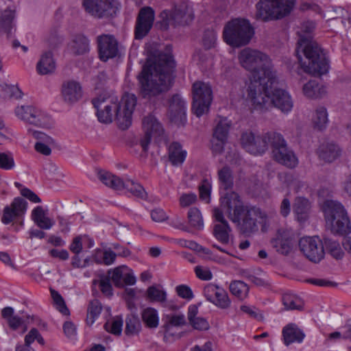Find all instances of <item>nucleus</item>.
I'll list each match as a JSON object with an SVG mask.
<instances>
[{"mask_svg": "<svg viewBox=\"0 0 351 351\" xmlns=\"http://www.w3.org/2000/svg\"><path fill=\"white\" fill-rule=\"evenodd\" d=\"M135 95L126 93L120 101L117 97L99 95L93 99L97 110V116L101 123H110L115 116L119 126L122 130L128 129L132 124V117L136 106Z\"/></svg>", "mask_w": 351, "mask_h": 351, "instance_id": "nucleus-1", "label": "nucleus"}, {"mask_svg": "<svg viewBox=\"0 0 351 351\" xmlns=\"http://www.w3.org/2000/svg\"><path fill=\"white\" fill-rule=\"evenodd\" d=\"M315 27L312 21L304 22L299 27L297 31L299 36L298 51H302L308 60V65L301 62L304 71L313 75H322L328 72L329 66L318 44L313 40L312 33Z\"/></svg>", "mask_w": 351, "mask_h": 351, "instance_id": "nucleus-2", "label": "nucleus"}, {"mask_svg": "<svg viewBox=\"0 0 351 351\" xmlns=\"http://www.w3.org/2000/svg\"><path fill=\"white\" fill-rule=\"evenodd\" d=\"M175 62L169 45H155V95L167 91L173 82Z\"/></svg>", "mask_w": 351, "mask_h": 351, "instance_id": "nucleus-3", "label": "nucleus"}, {"mask_svg": "<svg viewBox=\"0 0 351 351\" xmlns=\"http://www.w3.org/2000/svg\"><path fill=\"white\" fill-rule=\"evenodd\" d=\"M274 75L257 77L254 75L246 83V101L252 111L265 112L270 109L269 95Z\"/></svg>", "mask_w": 351, "mask_h": 351, "instance_id": "nucleus-4", "label": "nucleus"}, {"mask_svg": "<svg viewBox=\"0 0 351 351\" xmlns=\"http://www.w3.org/2000/svg\"><path fill=\"white\" fill-rule=\"evenodd\" d=\"M239 63L242 68L250 73L249 78L254 75L257 77L274 75L271 68V62L268 56L263 52L246 47L238 54Z\"/></svg>", "mask_w": 351, "mask_h": 351, "instance_id": "nucleus-5", "label": "nucleus"}, {"mask_svg": "<svg viewBox=\"0 0 351 351\" xmlns=\"http://www.w3.org/2000/svg\"><path fill=\"white\" fill-rule=\"evenodd\" d=\"M322 210L326 223L334 233L347 234L351 232L350 221L341 203L334 200L324 202Z\"/></svg>", "mask_w": 351, "mask_h": 351, "instance_id": "nucleus-6", "label": "nucleus"}, {"mask_svg": "<svg viewBox=\"0 0 351 351\" xmlns=\"http://www.w3.org/2000/svg\"><path fill=\"white\" fill-rule=\"evenodd\" d=\"M254 34V30L248 21L235 19L224 27L223 37L229 45L239 47L247 45Z\"/></svg>", "mask_w": 351, "mask_h": 351, "instance_id": "nucleus-7", "label": "nucleus"}, {"mask_svg": "<svg viewBox=\"0 0 351 351\" xmlns=\"http://www.w3.org/2000/svg\"><path fill=\"white\" fill-rule=\"evenodd\" d=\"M159 19L157 25L165 30L170 25H188L193 20L194 13L189 1L180 0L174 4L171 14L165 10L160 13Z\"/></svg>", "mask_w": 351, "mask_h": 351, "instance_id": "nucleus-8", "label": "nucleus"}, {"mask_svg": "<svg viewBox=\"0 0 351 351\" xmlns=\"http://www.w3.org/2000/svg\"><path fill=\"white\" fill-rule=\"evenodd\" d=\"M145 53L147 57L137 80L140 95L150 99L154 97V47L151 43L146 44Z\"/></svg>", "mask_w": 351, "mask_h": 351, "instance_id": "nucleus-9", "label": "nucleus"}, {"mask_svg": "<svg viewBox=\"0 0 351 351\" xmlns=\"http://www.w3.org/2000/svg\"><path fill=\"white\" fill-rule=\"evenodd\" d=\"M294 0H263L256 5V18L269 21L282 17L290 13Z\"/></svg>", "mask_w": 351, "mask_h": 351, "instance_id": "nucleus-10", "label": "nucleus"}, {"mask_svg": "<svg viewBox=\"0 0 351 351\" xmlns=\"http://www.w3.org/2000/svg\"><path fill=\"white\" fill-rule=\"evenodd\" d=\"M267 216L260 208L255 206H245L239 214L238 223L240 230L245 234H251L258 230V224L265 226Z\"/></svg>", "mask_w": 351, "mask_h": 351, "instance_id": "nucleus-11", "label": "nucleus"}, {"mask_svg": "<svg viewBox=\"0 0 351 351\" xmlns=\"http://www.w3.org/2000/svg\"><path fill=\"white\" fill-rule=\"evenodd\" d=\"M193 113L198 117L207 113L213 101L211 86L206 82L197 81L192 86Z\"/></svg>", "mask_w": 351, "mask_h": 351, "instance_id": "nucleus-12", "label": "nucleus"}, {"mask_svg": "<svg viewBox=\"0 0 351 351\" xmlns=\"http://www.w3.org/2000/svg\"><path fill=\"white\" fill-rule=\"evenodd\" d=\"M269 138L273 140L270 147L275 160L287 167H295L298 164V158L293 151L287 147L282 135L278 132L271 133L269 134Z\"/></svg>", "mask_w": 351, "mask_h": 351, "instance_id": "nucleus-13", "label": "nucleus"}, {"mask_svg": "<svg viewBox=\"0 0 351 351\" xmlns=\"http://www.w3.org/2000/svg\"><path fill=\"white\" fill-rule=\"evenodd\" d=\"M276 132H269L263 136H256L252 132L243 133L241 143L243 147L252 154H261L265 153L271 146L273 140L269 139V134Z\"/></svg>", "mask_w": 351, "mask_h": 351, "instance_id": "nucleus-14", "label": "nucleus"}, {"mask_svg": "<svg viewBox=\"0 0 351 351\" xmlns=\"http://www.w3.org/2000/svg\"><path fill=\"white\" fill-rule=\"evenodd\" d=\"M85 11L91 16L101 19L116 14L119 10L115 0H82Z\"/></svg>", "mask_w": 351, "mask_h": 351, "instance_id": "nucleus-15", "label": "nucleus"}, {"mask_svg": "<svg viewBox=\"0 0 351 351\" xmlns=\"http://www.w3.org/2000/svg\"><path fill=\"white\" fill-rule=\"evenodd\" d=\"M299 247L310 261L320 262L324 257V243L318 237H304L299 241Z\"/></svg>", "mask_w": 351, "mask_h": 351, "instance_id": "nucleus-16", "label": "nucleus"}, {"mask_svg": "<svg viewBox=\"0 0 351 351\" xmlns=\"http://www.w3.org/2000/svg\"><path fill=\"white\" fill-rule=\"evenodd\" d=\"M272 88L270 90V108L275 107L284 114H289L293 108V101L289 92L277 86V80L274 73Z\"/></svg>", "mask_w": 351, "mask_h": 351, "instance_id": "nucleus-17", "label": "nucleus"}, {"mask_svg": "<svg viewBox=\"0 0 351 351\" xmlns=\"http://www.w3.org/2000/svg\"><path fill=\"white\" fill-rule=\"evenodd\" d=\"M18 118L37 127H47L49 117L43 110L32 106H21L15 109Z\"/></svg>", "mask_w": 351, "mask_h": 351, "instance_id": "nucleus-18", "label": "nucleus"}, {"mask_svg": "<svg viewBox=\"0 0 351 351\" xmlns=\"http://www.w3.org/2000/svg\"><path fill=\"white\" fill-rule=\"evenodd\" d=\"M221 208H219L223 215L226 213L228 218L236 222L239 219V214L245 206L240 199L239 195L235 192H226L221 196Z\"/></svg>", "mask_w": 351, "mask_h": 351, "instance_id": "nucleus-19", "label": "nucleus"}, {"mask_svg": "<svg viewBox=\"0 0 351 351\" xmlns=\"http://www.w3.org/2000/svg\"><path fill=\"white\" fill-rule=\"evenodd\" d=\"M186 103L178 94L173 95L169 101L167 117L177 126H184L186 123Z\"/></svg>", "mask_w": 351, "mask_h": 351, "instance_id": "nucleus-20", "label": "nucleus"}, {"mask_svg": "<svg viewBox=\"0 0 351 351\" xmlns=\"http://www.w3.org/2000/svg\"><path fill=\"white\" fill-rule=\"evenodd\" d=\"M154 24V10L151 7H144L138 12L134 28V38L141 40L151 30Z\"/></svg>", "mask_w": 351, "mask_h": 351, "instance_id": "nucleus-21", "label": "nucleus"}, {"mask_svg": "<svg viewBox=\"0 0 351 351\" xmlns=\"http://www.w3.org/2000/svg\"><path fill=\"white\" fill-rule=\"evenodd\" d=\"M97 40L101 60L106 62L117 56L119 53L118 42L113 36L103 34L99 36Z\"/></svg>", "mask_w": 351, "mask_h": 351, "instance_id": "nucleus-22", "label": "nucleus"}, {"mask_svg": "<svg viewBox=\"0 0 351 351\" xmlns=\"http://www.w3.org/2000/svg\"><path fill=\"white\" fill-rule=\"evenodd\" d=\"M203 293L208 301L220 308H226L230 306L228 293L222 287L210 283L204 287Z\"/></svg>", "mask_w": 351, "mask_h": 351, "instance_id": "nucleus-23", "label": "nucleus"}, {"mask_svg": "<svg viewBox=\"0 0 351 351\" xmlns=\"http://www.w3.org/2000/svg\"><path fill=\"white\" fill-rule=\"evenodd\" d=\"M213 216L216 221L213 227L214 237L222 244H228L230 240L231 228L228 221L218 208L213 210Z\"/></svg>", "mask_w": 351, "mask_h": 351, "instance_id": "nucleus-24", "label": "nucleus"}, {"mask_svg": "<svg viewBox=\"0 0 351 351\" xmlns=\"http://www.w3.org/2000/svg\"><path fill=\"white\" fill-rule=\"evenodd\" d=\"M27 202L22 197H16L10 206H7L3 209L1 221L4 224L10 223L15 218L20 217L26 211Z\"/></svg>", "mask_w": 351, "mask_h": 351, "instance_id": "nucleus-25", "label": "nucleus"}, {"mask_svg": "<svg viewBox=\"0 0 351 351\" xmlns=\"http://www.w3.org/2000/svg\"><path fill=\"white\" fill-rule=\"evenodd\" d=\"M271 243L276 251L282 255H288L293 247L291 234L286 230H279L276 237L271 239Z\"/></svg>", "mask_w": 351, "mask_h": 351, "instance_id": "nucleus-26", "label": "nucleus"}, {"mask_svg": "<svg viewBox=\"0 0 351 351\" xmlns=\"http://www.w3.org/2000/svg\"><path fill=\"white\" fill-rule=\"evenodd\" d=\"M142 128L144 132L143 138L140 141V145L143 149V153L140 157L142 160H145L147 156L149 145L152 142L153 130H154V115L149 113L145 117L142 121Z\"/></svg>", "mask_w": 351, "mask_h": 351, "instance_id": "nucleus-27", "label": "nucleus"}, {"mask_svg": "<svg viewBox=\"0 0 351 351\" xmlns=\"http://www.w3.org/2000/svg\"><path fill=\"white\" fill-rule=\"evenodd\" d=\"M82 95V86L79 82L69 80L64 82L62 86V96L68 104L77 101Z\"/></svg>", "mask_w": 351, "mask_h": 351, "instance_id": "nucleus-28", "label": "nucleus"}, {"mask_svg": "<svg viewBox=\"0 0 351 351\" xmlns=\"http://www.w3.org/2000/svg\"><path fill=\"white\" fill-rule=\"evenodd\" d=\"M283 341L285 345L302 342L305 335L295 324H290L282 329Z\"/></svg>", "mask_w": 351, "mask_h": 351, "instance_id": "nucleus-29", "label": "nucleus"}, {"mask_svg": "<svg viewBox=\"0 0 351 351\" xmlns=\"http://www.w3.org/2000/svg\"><path fill=\"white\" fill-rule=\"evenodd\" d=\"M168 155L171 164L174 166H178L184 162L187 152L182 149L180 143L173 142L168 147Z\"/></svg>", "mask_w": 351, "mask_h": 351, "instance_id": "nucleus-30", "label": "nucleus"}, {"mask_svg": "<svg viewBox=\"0 0 351 351\" xmlns=\"http://www.w3.org/2000/svg\"><path fill=\"white\" fill-rule=\"evenodd\" d=\"M28 132L31 133L35 138L40 141L35 144V149L43 155L49 156L51 154V150L45 143H53V138L42 132L28 130Z\"/></svg>", "mask_w": 351, "mask_h": 351, "instance_id": "nucleus-31", "label": "nucleus"}, {"mask_svg": "<svg viewBox=\"0 0 351 351\" xmlns=\"http://www.w3.org/2000/svg\"><path fill=\"white\" fill-rule=\"evenodd\" d=\"M302 93L309 99H317L324 96L326 93V88L319 84L316 80H310L302 87Z\"/></svg>", "mask_w": 351, "mask_h": 351, "instance_id": "nucleus-32", "label": "nucleus"}, {"mask_svg": "<svg viewBox=\"0 0 351 351\" xmlns=\"http://www.w3.org/2000/svg\"><path fill=\"white\" fill-rule=\"evenodd\" d=\"M32 218L34 223L41 229L49 230L54 224L53 219L48 217L42 206H36L32 213Z\"/></svg>", "mask_w": 351, "mask_h": 351, "instance_id": "nucleus-33", "label": "nucleus"}, {"mask_svg": "<svg viewBox=\"0 0 351 351\" xmlns=\"http://www.w3.org/2000/svg\"><path fill=\"white\" fill-rule=\"evenodd\" d=\"M310 207V202L306 198L302 197L295 198L293 204V213L298 221L302 223L307 219Z\"/></svg>", "mask_w": 351, "mask_h": 351, "instance_id": "nucleus-34", "label": "nucleus"}, {"mask_svg": "<svg viewBox=\"0 0 351 351\" xmlns=\"http://www.w3.org/2000/svg\"><path fill=\"white\" fill-rule=\"evenodd\" d=\"M98 178L108 187L117 191L123 190V180L108 171H99Z\"/></svg>", "mask_w": 351, "mask_h": 351, "instance_id": "nucleus-35", "label": "nucleus"}, {"mask_svg": "<svg viewBox=\"0 0 351 351\" xmlns=\"http://www.w3.org/2000/svg\"><path fill=\"white\" fill-rule=\"evenodd\" d=\"M14 310L12 307L7 306L1 310V316L7 321L9 327L16 330L19 327L25 324V319L23 317H19L14 315Z\"/></svg>", "mask_w": 351, "mask_h": 351, "instance_id": "nucleus-36", "label": "nucleus"}, {"mask_svg": "<svg viewBox=\"0 0 351 351\" xmlns=\"http://www.w3.org/2000/svg\"><path fill=\"white\" fill-rule=\"evenodd\" d=\"M37 71L40 75H47L56 69V63L51 52H45L37 63Z\"/></svg>", "mask_w": 351, "mask_h": 351, "instance_id": "nucleus-37", "label": "nucleus"}, {"mask_svg": "<svg viewBox=\"0 0 351 351\" xmlns=\"http://www.w3.org/2000/svg\"><path fill=\"white\" fill-rule=\"evenodd\" d=\"M97 285L99 286L100 291L106 296L110 297L113 295V289L109 276L100 274L98 275L97 279H93L92 282L93 292L97 291L96 289Z\"/></svg>", "mask_w": 351, "mask_h": 351, "instance_id": "nucleus-38", "label": "nucleus"}, {"mask_svg": "<svg viewBox=\"0 0 351 351\" xmlns=\"http://www.w3.org/2000/svg\"><path fill=\"white\" fill-rule=\"evenodd\" d=\"M341 150L338 145L333 143H328L320 147L319 156L326 162H332L340 155Z\"/></svg>", "mask_w": 351, "mask_h": 351, "instance_id": "nucleus-39", "label": "nucleus"}, {"mask_svg": "<svg viewBox=\"0 0 351 351\" xmlns=\"http://www.w3.org/2000/svg\"><path fill=\"white\" fill-rule=\"evenodd\" d=\"M15 17L14 9L8 8L0 13V32L11 33L13 27V21Z\"/></svg>", "mask_w": 351, "mask_h": 351, "instance_id": "nucleus-40", "label": "nucleus"}, {"mask_svg": "<svg viewBox=\"0 0 351 351\" xmlns=\"http://www.w3.org/2000/svg\"><path fill=\"white\" fill-rule=\"evenodd\" d=\"M217 177L219 186L224 190H228L233 186L234 177L232 170L225 166L217 171Z\"/></svg>", "mask_w": 351, "mask_h": 351, "instance_id": "nucleus-41", "label": "nucleus"}, {"mask_svg": "<svg viewBox=\"0 0 351 351\" xmlns=\"http://www.w3.org/2000/svg\"><path fill=\"white\" fill-rule=\"evenodd\" d=\"M230 125L231 122L227 118L219 117L213 136L227 140Z\"/></svg>", "mask_w": 351, "mask_h": 351, "instance_id": "nucleus-42", "label": "nucleus"}, {"mask_svg": "<svg viewBox=\"0 0 351 351\" xmlns=\"http://www.w3.org/2000/svg\"><path fill=\"white\" fill-rule=\"evenodd\" d=\"M71 49L75 54H84L89 51V40L84 36L77 35L72 41Z\"/></svg>", "mask_w": 351, "mask_h": 351, "instance_id": "nucleus-43", "label": "nucleus"}, {"mask_svg": "<svg viewBox=\"0 0 351 351\" xmlns=\"http://www.w3.org/2000/svg\"><path fill=\"white\" fill-rule=\"evenodd\" d=\"M155 302L159 303L162 307L174 310L176 305L167 298V292L160 285H155Z\"/></svg>", "mask_w": 351, "mask_h": 351, "instance_id": "nucleus-44", "label": "nucleus"}, {"mask_svg": "<svg viewBox=\"0 0 351 351\" xmlns=\"http://www.w3.org/2000/svg\"><path fill=\"white\" fill-rule=\"evenodd\" d=\"M127 189L133 195L141 199H145L147 197V193L143 187L133 180L127 179L124 180L123 189Z\"/></svg>", "mask_w": 351, "mask_h": 351, "instance_id": "nucleus-45", "label": "nucleus"}, {"mask_svg": "<svg viewBox=\"0 0 351 351\" xmlns=\"http://www.w3.org/2000/svg\"><path fill=\"white\" fill-rule=\"evenodd\" d=\"M282 303L287 310H300L303 307V302L297 295L285 293L282 296Z\"/></svg>", "mask_w": 351, "mask_h": 351, "instance_id": "nucleus-46", "label": "nucleus"}, {"mask_svg": "<svg viewBox=\"0 0 351 351\" xmlns=\"http://www.w3.org/2000/svg\"><path fill=\"white\" fill-rule=\"evenodd\" d=\"M230 290L234 295L240 300H243L248 295L249 287L243 281L235 280L230 285Z\"/></svg>", "mask_w": 351, "mask_h": 351, "instance_id": "nucleus-47", "label": "nucleus"}, {"mask_svg": "<svg viewBox=\"0 0 351 351\" xmlns=\"http://www.w3.org/2000/svg\"><path fill=\"white\" fill-rule=\"evenodd\" d=\"M141 324L138 317L134 315L127 316L125 319V332L128 336L138 334L141 330Z\"/></svg>", "mask_w": 351, "mask_h": 351, "instance_id": "nucleus-48", "label": "nucleus"}, {"mask_svg": "<svg viewBox=\"0 0 351 351\" xmlns=\"http://www.w3.org/2000/svg\"><path fill=\"white\" fill-rule=\"evenodd\" d=\"M313 123L314 126L319 130H323L326 128L328 123L327 110L324 107L317 108L313 116Z\"/></svg>", "mask_w": 351, "mask_h": 351, "instance_id": "nucleus-49", "label": "nucleus"}, {"mask_svg": "<svg viewBox=\"0 0 351 351\" xmlns=\"http://www.w3.org/2000/svg\"><path fill=\"white\" fill-rule=\"evenodd\" d=\"M189 223L191 227L196 230H202L204 227V221L202 214L197 208H191L188 213Z\"/></svg>", "mask_w": 351, "mask_h": 351, "instance_id": "nucleus-50", "label": "nucleus"}, {"mask_svg": "<svg viewBox=\"0 0 351 351\" xmlns=\"http://www.w3.org/2000/svg\"><path fill=\"white\" fill-rule=\"evenodd\" d=\"M101 304L97 300L91 301L88 308L86 322L88 325H92L95 319L100 315L101 312Z\"/></svg>", "mask_w": 351, "mask_h": 351, "instance_id": "nucleus-51", "label": "nucleus"}, {"mask_svg": "<svg viewBox=\"0 0 351 351\" xmlns=\"http://www.w3.org/2000/svg\"><path fill=\"white\" fill-rule=\"evenodd\" d=\"M324 246L334 258L339 259L343 257V252L338 242L330 239H326L324 240Z\"/></svg>", "mask_w": 351, "mask_h": 351, "instance_id": "nucleus-52", "label": "nucleus"}, {"mask_svg": "<svg viewBox=\"0 0 351 351\" xmlns=\"http://www.w3.org/2000/svg\"><path fill=\"white\" fill-rule=\"evenodd\" d=\"M185 316L182 313H175L167 316V329L169 331L173 327H181L186 324Z\"/></svg>", "mask_w": 351, "mask_h": 351, "instance_id": "nucleus-53", "label": "nucleus"}, {"mask_svg": "<svg viewBox=\"0 0 351 351\" xmlns=\"http://www.w3.org/2000/svg\"><path fill=\"white\" fill-rule=\"evenodd\" d=\"M123 319L120 317H116L112 320L108 321L104 324L106 330L115 335H121Z\"/></svg>", "mask_w": 351, "mask_h": 351, "instance_id": "nucleus-54", "label": "nucleus"}, {"mask_svg": "<svg viewBox=\"0 0 351 351\" xmlns=\"http://www.w3.org/2000/svg\"><path fill=\"white\" fill-rule=\"evenodd\" d=\"M123 269H126V267L125 266H120L114 268V269H110L108 271L107 276H110V280H112L114 285L117 287H121L123 286Z\"/></svg>", "mask_w": 351, "mask_h": 351, "instance_id": "nucleus-55", "label": "nucleus"}, {"mask_svg": "<svg viewBox=\"0 0 351 351\" xmlns=\"http://www.w3.org/2000/svg\"><path fill=\"white\" fill-rule=\"evenodd\" d=\"M51 297L53 300L55 304L56 305L57 309L63 315H69V310L66 307L63 298L56 291L51 289Z\"/></svg>", "mask_w": 351, "mask_h": 351, "instance_id": "nucleus-56", "label": "nucleus"}, {"mask_svg": "<svg viewBox=\"0 0 351 351\" xmlns=\"http://www.w3.org/2000/svg\"><path fill=\"white\" fill-rule=\"evenodd\" d=\"M51 297L53 300L55 304L56 305L57 309L63 315H69V310L66 307L63 298L56 291L51 289Z\"/></svg>", "mask_w": 351, "mask_h": 351, "instance_id": "nucleus-57", "label": "nucleus"}, {"mask_svg": "<svg viewBox=\"0 0 351 351\" xmlns=\"http://www.w3.org/2000/svg\"><path fill=\"white\" fill-rule=\"evenodd\" d=\"M15 164L11 153H0V168L9 170L14 168Z\"/></svg>", "mask_w": 351, "mask_h": 351, "instance_id": "nucleus-58", "label": "nucleus"}, {"mask_svg": "<svg viewBox=\"0 0 351 351\" xmlns=\"http://www.w3.org/2000/svg\"><path fill=\"white\" fill-rule=\"evenodd\" d=\"M196 252H199L203 258L211 260L219 263H224V259L214 254L209 249L203 247L199 245V248L196 250Z\"/></svg>", "mask_w": 351, "mask_h": 351, "instance_id": "nucleus-59", "label": "nucleus"}, {"mask_svg": "<svg viewBox=\"0 0 351 351\" xmlns=\"http://www.w3.org/2000/svg\"><path fill=\"white\" fill-rule=\"evenodd\" d=\"M217 40L216 33L213 30H207L203 36V45L206 49H210L215 47Z\"/></svg>", "mask_w": 351, "mask_h": 351, "instance_id": "nucleus-60", "label": "nucleus"}, {"mask_svg": "<svg viewBox=\"0 0 351 351\" xmlns=\"http://www.w3.org/2000/svg\"><path fill=\"white\" fill-rule=\"evenodd\" d=\"M3 90L6 95L10 98L19 99L23 96V93L21 89L15 85L5 84L3 87Z\"/></svg>", "mask_w": 351, "mask_h": 351, "instance_id": "nucleus-61", "label": "nucleus"}, {"mask_svg": "<svg viewBox=\"0 0 351 351\" xmlns=\"http://www.w3.org/2000/svg\"><path fill=\"white\" fill-rule=\"evenodd\" d=\"M117 256V254L108 248L102 252V260L96 261L105 265H110L114 263Z\"/></svg>", "mask_w": 351, "mask_h": 351, "instance_id": "nucleus-62", "label": "nucleus"}, {"mask_svg": "<svg viewBox=\"0 0 351 351\" xmlns=\"http://www.w3.org/2000/svg\"><path fill=\"white\" fill-rule=\"evenodd\" d=\"M141 317L143 322L149 328H154V308L147 307L143 309L141 312Z\"/></svg>", "mask_w": 351, "mask_h": 351, "instance_id": "nucleus-63", "label": "nucleus"}, {"mask_svg": "<svg viewBox=\"0 0 351 351\" xmlns=\"http://www.w3.org/2000/svg\"><path fill=\"white\" fill-rule=\"evenodd\" d=\"M176 291L178 295L183 299L191 300L194 297L191 289L186 285H178L176 287Z\"/></svg>", "mask_w": 351, "mask_h": 351, "instance_id": "nucleus-64", "label": "nucleus"}]
</instances>
